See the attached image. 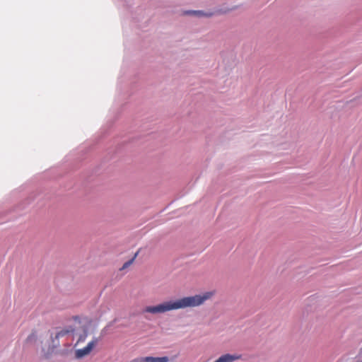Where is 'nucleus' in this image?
I'll use <instances>...</instances> for the list:
<instances>
[{
  "label": "nucleus",
  "instance_id": "obj_2",
  "mask_svg": "<svg viewBox=\"0 0 362 362\" xmlns=\"http://www.w3.org/2000/svg\"><path fill=\"white\" fill-rule=\"evenodd\" d=\"M134 70L130 67L129 63L126 61L123 62L117 84V90L118 92V96L115 100V103L118 105L120 103V100H123L127 97V92L125 90L126 82L128 81V85H132L133 82L129 81L133 75H134Z\"/></svg>",
  "mask_w": 362,
  "mask_h": 362
},
{
  "label": "nucleus",
  "instance_id": "obj_1",
  "mask_svg": "<svg viewBox=\"0 0 362 362\" xmlns=\"http://www.w3.org/2000/svg\"><path fill=\"white\" fill-rule=\"evenodd\" d=\"M213 295L214 293L212 291H206L202 294H196L194 296H185L176 300H167L156 305L146 306L141 313L142 314L145 313L160 314L174 310L197 307L204 304Z\"/></svg>",
  "mask_w": 362,
  "mask_h": 362
},
{
  "label": "nucleus",
  "instance_id": "obj_8",
  "mask_svg": "<svg viewBox=\"0 0 362 362\" xmlns=\"http://www.w3.org/2000/svg\"><path fill=\"white\" fill-rule=\"evenodd\" d=\"M196 10H187L184 11L185 15L194 16Z\"/></svg>",
  "mask_w": 362,
  "mask_h": 362
},
{
  "label": "nucleus",
  "instance_id": "obj_5",
  "mask_svg": "<svg viewBox=\"0 0 362 362\" xmlns=\"http://www.w3.org/2000/svg\"><path fill=\"white\" fill-rule=\"evenodd\" d=\"M78 329V334L76 335V337H77V340L75 346H76L78 344L83 342L88 335V329L86 326H83L80 329Z\"/></svg>",
  "mask_w": 362,
  "mask_h": 362
},
{
  "label": "nucleus",
  "instance_id": "obj_6",
  "mask_svg": "<svg viewBox=\"0 0 362 362\" xmlns=\"http://www.w3.org/2000/svg\"><path fill=\"white\" fill-rule=\"evenodd\" d=\"M212 15V13L205 12L202 10H196L194 16L197 18H202V17H209Z\"/></svg>",
  "mask_w": 362,
  "mask_h": 362
},
{
  "label": "nucleus",
  "instance_id": "obj_7",
  "mask_svg": "<svg viewBox=\"0 0 362 362\" xmlns=\"http://www.w3.org/2000/svg\"><path fill=\"white\" fill-rule=\"evenodd\" d=\"M138 253H139V252H136L134 254V255L130 259H129L128 261L124 262V264L122 265L121 269H124L129 267L133 263V262L134 261V259L137 257Z\"/></svg>",
  "mask_w": 362,
  "mask_h": 362
},
{
  "label": "nucleus",
  "instance_id": "obj_4",
  "mask_svg": "<svg viewBox=\"0 0 362 362\" xmlns=\"http://www.w3.org/2000/svg\"><path fill=\"white\" fill-rule=\"evenodd\" d=\"M98 341L99 339L98 337H94L93 339L90 342H88L85 347L76 349L75 351V358L76 359H81L86 356L87 355L90 354L93 349L95 348V346L97 345Z\"/></svg>",
  "mask_w": 362,
  "mask_h": 362
},
{
  "label": "nucleus",
  "instance_id": "obj_10",
  "mask_svg": "<svg viewBox=\"0 0 362 362\" xmlns=\"http://www.w3.org/2000/svg\"><path fill=\"white\" fill-rule=\"evenodd\" d=\"M35 337V334H34V333L30 334L28 337V338H27V341H30V340L33 339V337Z\"/></svg>",
  "mask_w": 362,
  "mask_h": 362
},
{
  "label": "nucleus",
  "instance_id": "obj_3",
  "mask_svg": "<svg viewBox=\"0 0 362 362\" xmlns=\"http://www.w3.org/2000/svg\"><path fill=\"white\" fill-rule=\"evenodd\" d=\"M78 334V329L73 325H67L60 330L57 331L54 335L53 333H50V344L49 349L54 351L55 349L60 346L59 339L61 338H66L67 339L74 340L76 335Z\"/></svg>",
  "mask_w": 362,
  "mask_h": 362
},
{
  "label": "nucleus",
  "instance_id": "obj_11",
  "mask_svg": "<svg viewBox=\"0 0 362 362\" xmlns=\"http://www.w3.org/2000/svg\"><path fill=\"white\" fill-rule=\"evenodd\" d=\"M360 355L362 356V346H361V348L360 349V352H359Z\"/></svg>",
  "mask_w": 362,
  "mask_h": 362
},
{
  "label": "nucleus",
  "instance_id": "obj_9",
  "mask_svg": "<svg viewBox=\"0 0 362 362\" xmlns=\"http://www.w3.org/2000/svg\"><path fill=\"white\" fill-rule=\"evenodd\" d=\"M73 318H74V320L75 321H77L78 322H81V318H80V317L78 315H75V316L73 317Z\"/></svg>",
  "mask_w": 362,
  "mask_h": 362
},
{
  "label": "nucleus",
  "instance_id": "obj_12",
  "mask_svg": "<svg viewBox=\"0 0 362 362\" xmlns=\"http://www.w3.org/2000/svg\"><path fill=\"white\" fill-rule=\"evenodd\" d=\"M144 317H145L146 320H150V318H149V317H148L147 316H145Z\"/></svg>",
  "mask_w": 362,
  "mask_h": 362
}]
</instances>
